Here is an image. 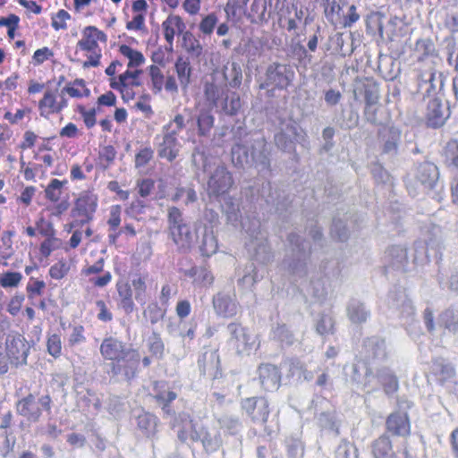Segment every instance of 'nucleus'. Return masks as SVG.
<instances>
[{"label": "nucleus", "mask_w": 458, "mask_h": 458, "mask_svg": "<svg viewBox=\"0 0 458 458\" xmlns=\"http://www.w3.org/2000/svg\"><path fill=\"white\" fill-rule=\"evenodd\" d=\"M140 354L137 350L131 349L125 353L121 361L112 364L114 375L123 374L127 381L134 378L138 373Z\"/></svg>", "instance_id": "6ab92c4d"}, {"label": "nucleus", "mask_w": 458, "mask_h": 458, "mask_svg": "<svg viewBox=\"0 0 458 458\" xmlns=\"http://www.w3.org/2000/svg\"><path fill=\"white\" fill-rule=\"evenodd\" d=\"M414 178L424 189L431 190L439 179L438 167L432 162H422L416 166Z\"/></svg>", "instance_id": "4be33fe9"}, {"label": "nucleus", "mask_w": 458, "mask_h": 458, "mask_svg": "<svg viewBox=\"0 0 458 458\" xmlns=\"http://www.w3.org/2000/svg\"><path fill=\"white\" fill-rule=\"evenodd\" d=\"M168 230H172L179 225L187 224L182 212L176 207H170L167 209Z\"/></svg>", "instance_id": "bf43d9fd"}, {"label": "nucleus", "mask_w": 458, "mask_h": 458, "mask_svg": "<svg viewBox=\"0 0 458 458\" xmlns=\"http://www.w3.org/2000/svg\"><path fill=\"white\" fill-rule=\"evenodd\" d=\"M212 304L216 314L223 318H233L238 313L239 304L233 290L221 291L214 295Z\"/></svg>", "instance_id": "2eb2a0df"}, {"label": "nucleus", "mask_w": 458, "mask_h": 458, "mask_svg": "<svg viewBox=\"0 0 458 458\" xmlns=\"http://www.w3.org/2000/svg\"><path fill=\"white\" fill-rule=\"evenodd\" d=\"M346 315L352 323L362 324L370 318V310L364 302L353 298L347 303Z\"/></svg>", "instance_id": "7c9ffc66"}, {"label": "nucleus", "mask_w": 458, "mask_h": 458, "mask_svg": "<svg viewBox=\"0 0 458 458\" xmlns=\"http://www.w3.org/2000/svg\"><path fill=\"white\" fill-rule=\"evenodd\" d=\"M147 346L148 352L157 359H162L165 352V344L158 333L153 332L148 337Z\"/></svg>", "instance_id": "5fc2aeb1"}, {"label": "nucleus", "mask_w": 458, "mask_h": 458, "mask_svg": "<svg viewBox=\"0 0 458 458\" xmlns=\"http://www.w3.org/2000/svg\"><path fill=\"white\" fill-rule=\"evenodd\" d=\"M194 441H201L206 452L214 453L223 445L221 432L219 430H208L205 428H199V433H194Z\"/></svg>", "instance_id": "bb28decb"}, {"label": "nucleus", "mask_w": 458, "mask_h": 458, "mask_svg": "<svg viewBox=\"0 0 458 458\" xmlns=\"http://www.w3.org/2000/svg\"><path fill=\"white\" fill-rule=\"evenodd\" d=\"M449 115L448 106L443 103L439 97L428 99L425 113V119L428 127L435 129L442 127Z\"/></svg>", "instance_id": "dca6fc26"}, {"label": "nucleus", "mask_w": 458, "mask_h": 458, "mask_svg": "<svg viewBox=\"0 0 458 458\" xmlns=\"http://www.w3.org/2000/svg\"><path fill=\"white\" fill-rule=\"evenodd\" d=\"M318 422L319 427L322 428L338 433L335 412L324 411L319 413L318 416Z\"/></svg>", "instance_id": "e2e57ef3"}, {"label": "nucleus", "mask_w": 458, "mask_h": 458, "mask_svg": "<svg viewBox=\"0 0 458 458\" xmlns=\"http://www.w3.org/2000/svg\"><path fill=\"white\" fill-rule=\"evenodd\" d=\"M22 279V275L20 272L8 271L0 276V284L4 288L16 287Z\"/></svg>", "instance_id": "774afa93"}, {"label": "nucleus", "mask_w": 458, "mask_h": 458, "mask_svg": "<svg viewBox=\"0 0 458 458\" xmlns=\"http://www.w3.org/2000/svg\"><path fill=\"white\" fill-rule=\"evenodd\" d=\"M142 314L152 325H155L164 318L165 311L157 303L153 302L148 305Z\"/></svg>", "instance_id": "13d9d810"}, {"label": "nucleus", "mask_w": 458, "mask_h": 458, "mask_svg": "<svg viewBox=\"0 0 458 458\" xmlns=\"http://www.w3.org/2000/svg\"><path fill=\"white\" fill-rule=\"evenodd\" d=\"M188 122L197 126L199 136L208 137L214 127L215 116L210 109L200 108L198 114L191 116Z\"/></svg>", "instance_id": "c85d7f7f"}, {"label": "nucleus", "mask_w": 458, "mask_h": 458, "mask_svg": "<svg viewBox=\"0 0 458 458\" xmlns=\"http://www.w3.org/2000/svg\"><path fill=\"white\" fill-rule=\"evenodd\" d=\"M131 286L134 291L135 300L141 305L147 302V285L145 279L141 276L131 279Z\"/></svg>", "instance_id": "4d7b16f0"}, {"label": "nucleus", "mask_w": 458, "mask_h": 458, "mask_svg": "<svg viewBox=\"0 0 458 458\" xmlns=\"http://www.w3.org/2000/svg\"><path fill=\"white\" fill-rule=\"evenodd\" d=\"M192 165L207 174V193L209 198H218L229 192L234 184L232 173L225 165L208 157L204 150L196 147L191 155Z\"/></svg>", "instance_id": "f257e3e1"}, {"label": "nucleus", "mask_w": 458, "mask_h": 458, "mask_svg": "<svg viewBox=\"0 0 458 458\" xmlns=\"http://www.w3.org/2000/svg\"><path fill=\"white\" fill-rule=\"evenodd\" d=\"M444 81L445 76L436 69L433 61L427 66L419 67L416 74V98L422 100L437 98L444 88Z\"/></svg>", "instance_id": "20e7f679"}, {"label": "nucleus", "mask_w": 458, "mask_h": 458, "mask_svg": "<svg viewBox=\"0 0 458 458\" xmlns=\"http://www.w3.org/2000/svg\"><path fill=\"white\" fill-rule=\"evenodd\" d=\"M178 23L177 15H169L162 23L165 40L172 46L175 34V26Z\"/></svg>", "instance_id": "0e129e2a"}, {"label": "nucleus", "mask_w": 458, "mask_h": 458, "mask_svg": "<svg viewBox=\"0 0 458 458\" xmlns=\"http://www.w3.org/2000/svg\"><path fill=\"white\" fill-rule=\"evenodd\" d=\"M39 109L41 110V115H43L47 109V114L55 112H60L62 110V106H56L54 94L51 91H47L45 92L43 98L39 101Z\"/></svg>", "instance_id": "6e6d98bb"}, {"label": "nucleus", "mask_w": 458, "mask_h": 458, "mask_svg": "<svg viewBox=\"0 0 458 458\" xmlns=\"http://www.w3.org/2000/svg\"><path fill=\"white\" fill-rule=\"evenodd\" d=\"M272 338L287 346L293 345L296 339L292 331L284 324H278L272 329Z\"/></svg>", "instance_id": "09e8293b"}, {"label": "nucleus", "mask_w": 458, "mask_h": 458, "mask_svg": "<svg viewBox=\"0 0 458 458\" xmlns=\"http://www.w3.org/2000/svg\"><path fill=\"white\" fill-rule=\"evenodd\" d=\"M384 260L386 270L406 272L409 269L410 261L405 247L394 245L388 248L385 253Z\"/></svg>", "instance_id": "412c9836"}, {"label": "nucleus", "mask_w": 458, "mask_h": 458, "mask_svg": "<svg viewBox=\"0 0 458 458\" xmlns=\"http://www.w3.org/2000/svg\"><path fill=\"white\" fill-rule=\"evenodd\" d=\"M361 353L369 361H383L388 357L384 338L373 335L363 340Z\"/></svg>", "instance_id": "aec40b11"}, {"label": "nucleus", "mask_w": 458, "mask_h": 458, "mask_svg": "<svg viewBox=\"0 0 458 458\" xmlns=\"http://www.w3.org/2000/svg\"><path fill=\"white\" fill-rule=\"evenodd\" d=\"M228 343L238 354H249L255 344V339L239 323L232 322L226 327Z\"/></svg>", "instance_id": "9b49d317"}, {"label": "nucleus", "mask_w": 458, "mask_h": 458, "mask_svg": "<svg viewBox=\"0 0 458 458\" xmlns=\"http://www.w3.org/2000/svg\"><path fill=\"white\" fill-rule=\"evenodd\" d=\"M172 123H168L163 127L162 141L157 146V155L161 158H165L169 162L174 161L180 151V143L177 140L175 131H169Z\"/></svg>", "instance_id": "a211bd4d"}, {"label": "nucleus", "mask_w": 458, "mask_h": 458, "mask_svg": "<svg viewBox=\"0 0 458 458\" xmlns=\"http://www.w3.org/2000/svg\"><path fill=\"white\" fill-rule=\"evenodd\" d=\"M414 55L420 62H427L423 66H427L431 61L437 58L435 44L430 38L418 39L415 47Z\"/></svg>", "instance_id": "4c0bfd02"}, {"label": "nucleus", "mask_w": 458, "mask_h": 458, "mask_svg": "<svg viewBox=\"0 0 458 458\" xmlns=\"http://www.w3.org/2000/svg\"><path fill=\"white\" fill-rule=\"evenodd\" d=\"M153 391L154 399L162 407L165 413L170 414L172 412L170 403L176 399L177 394L166 389L165 384L163 381L155 382Z\"/></svg>", "instance_id": "f704fd0d"}, {"label": "nucleus", "mask_w": 458, "mask_h": 458, "mask_svg": "<svg viewBox=\"0 0 458 458\" xmlns=\"http://www.w3.org/2000/svg\"><path fill=\"white\" fill-rule=\"evenodd\" d=\"M126 348L125 344L117 338H105L100 345V353L106 360L121 361L125 353L130 351Z\"/></svg>", "instance_id": "393cba45"}, {"label": "nucleus", "mask_w": 458, "mask_h": 458, "mask_svg": "<svg viewBox=\"0 0 458 458\" xmlns=\"http://www.w3.org/2000/svg\"><path fill=\"white\" fill-rule=\"evenodd\" d=\"M305 136L302 129L294 121L282 120L274 135V141L280 150L292 153L295 151V144L303 141Z\"/></svg>", "instance_id": "423d86ee"}, {"label": "nucleus", "mask_w": 458, "mask_h": 458, "mask_svg": "<svg viewBox=\"0 0 458 458\" xmlns=\"http://www.w3.org/2000/svg\"><path fill=\"white\" fill-rule=\"evenodd\" d=\"M186 275L193 278L195 283L210 285L214 281L211 272L205 267H193L186 272Z\"/></svg>", "instance_id": "3c124183"}, {"label": "nucleus", "mask_w": 458, "mask_h": 458, "mask_svg": "<svg viewBox=\"0 0 458 458\" xmlns=\"http://www.w3.org/2000/svg\"><path fill=\"white\" fill-rule=\"evenodd\" d=\"M442 229L437 225H433L428 231V237L425 240V246L422 242H419L415 244V251L419 252V248L425 249V259L428 260L430 258H434L436 259H441V249H442ZM423 258L419 254H416L413 262H422Z\"/></svg>", "instance_id": "f8f14e48"}, {"label": "nucleus", "mask_w": 458, "mask_h": 458, "mask_svg": "<svg viewBox=\"0 0 458 458\" xmlns=\"http://www.w3.org/2000/svg\"><path fill=\"white\" fill-rule=\"evenodd\" d=\"M65 182L66 181L61 182L58 179H52L45 190L46 197L53 202L58 201L62 194V187Z\"/></svg>", "instance_id": "052dcab7"}, {"label": "nucleus", "mask_w": 458, "mask_h": 458, "mask_svg": "<svg viewBox=\"0 0 458 458\" xmlns=\"http://www.w3.org/2000/svg\"><path fill=\"white\" fill-rule=\"evenodd\" d=\"M97 206V198L93 195L86 194L77 199L72 215L73 217L83 216L86 217V221H91Z\"/></svg>", "instance_id": "c756f323"}, {"label": "nucleus", "mask_w": 458, "mask_h": 458, "mask_svg": "<svg viewBox=\"0 0 458 458\" xmlns=\"http://www.w3.org/2000/svg\"><path fill=\"white\" fill-rule=\"evenodd\" d=\"M259 199L274 208L276 211H283L287 208L289 200L285 193L277 188H274L270 182H263L261 188L258 190L257 201Z\"/></svg>", "instance_id": "f3484780"}, {"label": "nucleus", "mask_w": 458, "mask_h": 458, "mask_svg": "<svg viewBox=\"0 0 458 458\" xmlns=\"http://www.w3.org/2000/svg\"><path fill=\"white\" fill-rule=\"evenodd\" d=\"M371 452L374 458H396L392 441L386 433L372 442Z\"/></svg>", "instance_id": "e433bc0d"}, {"label": "nucleus", "mask_w": 458, "mask_h": 458, "mask_svg": "<svg viewBox=\"0 0 458 458\" xmlns=\"http://www.w3.org/2000/svg\"><path fill=\"white\" fill-rule=\"evenodd\" d=\"M386 429L393 436L407 437L411 434V423L405 412H393L386 420Z\"/></svg>", "instance_id": "5701e85b"}, {"label": "nucleus", "mask_w": 458, "mask_h": 458, "mask_svg": "<svg viewBox=\"0 0 458 458\" xmlns=\"http://www.w3.org/2000/svg\"><path fill=\"white\" fill-rule=\"evenodd\" d=\"M258 373L259 383L265 391H273L280 386L281 372L276 366L269 363L260 364Z\"/></svg>", "instance_id": "b1692460"}, {"label": "nucleus", "mask_w": 458, "mask_h": 458, "mask_svg": "<svg viewBox=\"0 0 458 458\" xmlns=\"http://www.w3.org/2000/svg\"><path fill=\"white\" fill-rule=\"evenodd\" d=\"M52 399L49 394H42L37 397L30 393L16 403V411L30 422H38L42 415V411L50 413Z\"/></svg>", "instance_id": "39448f33"}, {"label": "nucleus", "mask_w": 458, "mask_h": 458, "mask_svg": "<svg viewBox=\"0 0 458 458\" xmlns=\"http://www.w3.org/2000/svg\"><path fill=\"white\" fill-rule=\"evenodd\" d=\"M445 162L458 172V140L451 139L444 148Z\"/></svg>", "instance_id": "603ef678"}, {"label": "nucleus", "mask_w": 458, "mask_h": 458, "mask_svg": "<svg viewBox=\"0 0 458 458\" xmlns=\"http://www.w3.org/2000/svg\"><path fill=\"white\" fill-rule=\"evenodd\" d=\"M335 321L329 315H322L316 324V331L320 335L333 334Z\"/></svg>", "instance_id": "69168bd1"}, {"label": "nucleus", "mask_w": 458, "mask_h": 458, "mask_svg": "<svg viewBox=\"0 0 458 458\" xmlns=\"http://www.w3.org/2000/svg\"><path fill=\"white\" fill-rule=\"evenodd\" d=\"M173 428L176 429L177 437L181 442L184 443L189 439L195 442L192 435L199 433V429L188 413H179L174 418Z\"/></svg>", "instance_id": "a878e982"}, {"label": "nucleus", "mask_w": 458, "mask_h": 458, "mask_svg": "<svg viewBox=\"0 0 458 458\" xmlns=\"http://www.w3.org/2000/svg\"><path fill=\"white\" fill-rule=\"evenodd\" d=\"M199 250L201 254L207 257H210L216 252L217 242L212 232H208L207 229L204 230Z\"/></svg>", "instance_id": "864d4df0"}, {"label": "nucleus", "mask_w": 458, "mask_h": 458, "mask_svg": "<svg viewBox=\"0 0 458 458\" xmlns=\"http://www.w3.org/2000/svg\"><path fill=\"white\" fill-rule=\"evenodd\" d=\"M330 233L333 238L340 242H344L349 237V231L345 224L337 218H334Z\"/></svg>", "instance_id": "680f3d73"}, {"label": "nucleus", "mask_w": 458, "mask_h": 458, "mask_svg": "<svg viewBox=\"0 0 458 458\" xmlns=\"http://www.w3.org/2000/svg\"><path fill=\"white\" fill-rule=\"evenodd\" d=\"M5 350L11 365L17 368L27 364L30 345L22 335H8L5 339Z\"/></svg>", "instance_id": "9d476101"}, {"label": "nucleus", "mask_w": 458, "mask_h": 458, "mask_svg": "<svg viewBox=\"0 0 458 458\" xmlns=\"http://www.w3.org/2000/svg\"><path fill=\"white\" fill-rule=\"evenodd\" d=\"M288 241L295 257L292 260L284 259L283 265L293 276L299 278L304 277L307 275L306 260L310 252L309 243L294 233L289 234Z\"/></svg>", "instance_id": "0eeeda50"}, {"label": "nucleus", "mask_w": 458, "mask_h": 458, "mask_svg": "<svg viewBox=\"0 0 458 458\" xmlns=\"http://www.w3.org/2000/svg\"><path fill=\"white\" fill-rule=\"evenodd\" d=\"M223 76L231 88H239L242 81L241 65L236 62L228 63L224 66Z\"/></svg>", "instance_id": "a19ab883"}, {"label": "nucleus", "mask_w": 458, "mask_h": 458, "mask_svg": "<svg viewBox=\"0 0 458 458\" xmlns=\"http://www.w3.org/2000/svg\"><path fill=\"white\" fill-rule=\"evenodd\" d=\"M294 70L290 64L274 62L267 66L266 81L260 85V88L265 89L271 86L285 89L294 80Z\"/></svg>", "instance_id": "1a4fd4ad"}, {"label": "nucleus", "mask_w": 458, "mask_h": 458, "mask_svg": "<svg viewBox=\"0 0 458 458\" xmlns=\"http://www.w3.org/2000/svg\"><path fill=\"white\" fill-rule=\"evenodd\" d=\"M242 410L256 424L264 426L267 430L266 424L268 420L270 413L269 403L265 397H248L242 399Z\"/></svg>", "instance_id": "ddd939ff"}, {"label": "nucleus", "mask_w": 458, "mask_h": 458, "mask_svg": "<svg viewBox=\"0 0 458 458\" xmlns=\"http://www.w3.org/2000/svg\"><path fill=\"white\" fill-rule=\"evenodd\" d=\"M262 278L259 276L253 263H250L245 267L244 276L239 280L243 285L252 286Z\"/></svg>", "instance_id": "338daca9"}, {"label": "nucleus", "mask_w": 458, "mask_h": 458, "mask_svg": "<svg viewBox=\"0 0 458 458\" xmlns=\"http://www.w3.org/2000/svg\"><path fill=\"white\" fill-rule=\"evenodd\" d=\"M381 154L394 157L399 154L402 143V131L400 128L390 125L382 127L378 132Z\"/></svg>", "instance_id": "4468645a"}, {"label": "nucleus", "mask_w": 458, "mask_h": 458, "mask_svg": "<svg viewBox=\"0 0 458 458\" xmlns=\"http://www.w3.org/2000/svg\"><path fill=\"white\" fill-rule=\"evenodd\" d=\"M438 326L444 328L448 334L458 338V309L450 306L445 309L438 315Z\"/></svg>", "instance_id": "72a5a7b5"}, {"label": "nucleus", "mask_w": 458, "mask_h": 458, "mask_svg": "<svg viewBox=\"0 0 458 458\" xmlns=\"http://www.w3.org/2000/svg\"><path fill=\"white\" fill-rule=\"evenodd\" d=\"M242 228L250 237L249 246L254 250L256 260L262 264L271 262L273 253L265 233L260 230L259 222L253 221L249 227H246V224L242 223Z\"/></svg>", "instance_id": "6e6552de"}, {"label": "nucleus", "mask_w": 458, "mask_h": 458, "mask_svg": "<svg viewBox=\"0 0 458 458\" xmlns=\"http://www.w3.org/2000/svg\"><path fill=\"white\" fill-rule=\"evenodd\" d=\"M377 377L383 386L386 395H393L399 388L397 377L388 367H382L377 369Z\"/></svg>", "instance_id": "58836bf2"}, {"label": "nucleus", "mask_w": 458, "mask_h": 458, "mask_svg": "<svg viewBox=\"0 0 458 458\" xmlns=\"http://www.w3.org/2000/svg\"><path fill=\"white\" fill-rule=\"evenodd\" d=\"M248 18L252 23H267L270 18V14L267 13L266 0H253Z\"/></svg>", "instance_id": "37998d69"}, {"label": "nucleus", "mask_w": 458, "mask_h": 458, "mask_svg": "<svg viewBox=\"0 0 458 458\" xmlns=\"http://www.w3.org/2000/svg\"><path fill=\"white\" fill-rule=\"evenodd\" d=\"M232 161L235 166H254L262 176L271 174V150L266 139L262 136L253 139L250 152L248 147L236 142L231 150Z\"/></svg>", "instance_id": "f03ea898"}, {"label": "nucleus", "mask_w": 458, "mask_h": 458, "mask_svg": "<svg viewBox=\"0 0 458 458\" xmlns=\"http://www.w3.org/2000/svg\"><path fill=\"white\" fill-rule=\"evenodd\" d=\"M182 47L192 58H199L203 53V47L199 40L190 31L183 33Z\"/></svg>", "instance_id": "49530a36"}, {"label": "nucleus", "mask_w": 458, "mask_h": 458, "mask_svg": "<svg viewBox=\"0 0 458 458\" xmlns=\"http://www.w3.org/2000/svg\"><path fill=\"white\" fill-rule=\"evenodd\" d=\"M157 423V417L149 412H143L137 417L138 428L148 437H153L156 435Z\"/></svg>", "instance_id": "79ce46f5"}, {"label": "nucleus", "mask_w": 458, "mask_h": 458, "mask_svg": "<svg viewBox=\"0 0 458 458\" xmlns=\"http://www.w3.org/2000/svg\"><path fill=\"white\" fill-rule=\"evenodd\" d=\"M432 371L438 377L439 381L442 383L454 377L455 375L454 367L443 358L434 360Z\"/></svg>", "instance_id": "c03bdc74"}, {"label": "nucleus", "mask_w": 458, "mask_h": 458, "mask_svg": "<svg viewBox=\"0 0 458 458\" xmlns=\"http://www.w3.org/2000/svg\"><path fill=\"white\" fill-rule=\"evenodd\" d=\"M204 96L210 105L225 115H237L242 108L240 95L230 91L226 85L206 82Z\"/></svg>", "instance_id": "7ed1b4c3"}, {"label": "nucleus", "mask_w": 458, "mask_h": 458, "mask_svg": "<svg viewBox=\"0 0 458 458\" xmlns=\"http://www.w3.org/2000/svg\"><path fill=\"white\" fill-rule=\"evenodd\" d=\"M220 429L225 434L236 437L242 428V424L238 417L231 415H224L218 419Z\"/></svg>", "instance_id": "a18cd8bd"}, {"label": "nucleus", "mask_w": 458, "mask_h": 458, "mask_svg": "<svg viewBox=\"0 0 458 458\" xmlns=\"http://www.w3.org/2000/svg\"><path fill=\"white\" fill-rule=\"evenodd\" d=\"M98 40L106 42V34L94 26H88L84 29L83 38L78 42V46L82 50L95 53Z\"/></svg>", "instance_id": "2f4dec72"}, {"label": "nucleus", "mask_w": 458, "mask_h": 458, "mask_svg": "<svg viewBox=\"0 0 458 458\" xmlns=\"http://www.w3.org/2000/svg\"><path fill=\"white\" fill-rule=\"evenodd\" d=\"M175 71L181 86L186 89L191 81V68L190 62L182 56L178 57L175 62Z\"/></svg>", "instance_id": "de8ad7c7"}, {"label": "nucleus", "mask_w": 458, "mask_h": 458, "mask_svg": "<svg viewBox=\"0 0 458 458\" xmlns=\"http://www.w3.org/2000/svg\"><path fill=\"white\" fill-rule=\"evenodd\" d=\"M372 378V370L365 363H358L352 366L350 379L358 387H360L362 390L370 387Z\"/></svg>", "instance_id": "c9c22d12"}, {"label": "nucleus", "mask_w": 458, "mask_h": 458, "mask_svg": "<svg viewBox=\"0 0 458 458\" xmlns=\"http://www.w3.org/2000/svg\"><path fill=\"white\" fill-rule=\"evenodd\" d=\"M388 300L390 307L399 310L402 318H410L413 317L415 308L411 301L403 293H390Z\"/></svg>", "instance_id": "473e14b6"}, {"label": "nucleus", "mask_w": 458, "mask_h": 458, "mask_svg": "<svg viewBox=\"0 0 458 458\" xmlns=\"http://www.w3.org/2000/svg\"><path fill=\"white\" fill-rule=\"evenodd\" d=\"M344 4V0H332L327 6H325V17L331 25L336 26L338 24Z\"/></svg>", "instance_id": "8fccbe9b"}, {"label": "nucleus", "mask_w": 458, "mask_h": 458, "mask_svg": "<svg viewBox=\"0 0 458 458\" xmlns=\"http://www.w3.org/2000/svg\"><path fill=\"white\" fill-rule=\"evenodd\" d=\"M173 242L181 250H189L196 241V234L192 232L190 223L179 225L169 231Z\"/></svg>", "instance_id": "cd10ccee"}, {"label": "nucleus", "mask_w": 458, "mask_h": 458, "mask_svg": "<svg viewBox=\"0 0 458 458\" xmlns=\"http://www.w3.org/2000/svg\"><path fill=\"white\" fill-rule=\"evenodd\" d=\"M198 365L202 375L216 377L218 375L219 355L216 352H206L199 359Z\"/></svg>", "instance_id": "ea45409f"}]
</instances>
